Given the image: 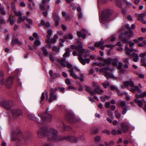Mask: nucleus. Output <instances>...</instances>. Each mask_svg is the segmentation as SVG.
Instances as JSON below:
<instances>
[{
    "mask_svg": "<svg viewBox=\"0 0 146 146\" xmlns=\"http://www.w3.org/2000/svg\"><path fill=\"white\" fill-rule=\"evenodd\" d=\"M66 52L63 55V57L61 59H58L57 61L60 63L61 65L65 67L67 66L69 68V72L70 73H73L74 69L72 65L68 63L66 60V58L65 57H69L70 56V53L71 50L69 48H67L65 49Z\"/></svg>",
    "mask_w": 146,
    "mask_h": 146,
    "instance_id": "7ed1b4c3",
    "label": "nucleus"
},
{
    "mask_svg": "<svg viewBox=\"0 0 146 146\" xmlns=\"http://www.w3.org/2000/svg\"><path fill=\"white\" fill-rule=\"evenodd\" d=\"M15 77L13 76H10L7 78L6 80L5 84L6 87L8 88H11L13 84Z\"/></svg>",
    "mask_w": 146,
    "mask_h": 146,
    "instance_id": "1a4fd4ad",
    "label": "nucleus"
},
{
    "mask_svg": "<svg viewBox=\"0 0 146 146\" xmlns=\"http://www.w3.org/2000/svg\"><path fill=\"white\" fill-rule=\"evenodd\" d=\"M50 97L48 99V101L50 102H51L57 99V96L54 94H50Z\"/></svg>",
    "mask_w": 146,
    "mask_h": 146,
    "instance_id": "b1692460",
    "label": "nucleus"
},
{
    "mask_svg": "<svg viewBox=\"0 0 146 146\" xmlns=\"http://www.w3.org/2000/svg\"><path fill=\"white\" fill-rule=\"evenodd\" d=\"M66 52L63 55V57L61 59H58L57 61L60 63L61 65L65 67L67 66L69 68V72L70 73H73L74 69L72 65L68 63L66 60V58L65 57H69L70 56V53L71 50L69 48H67L65 49Z\"/></svg>",
    "mask_w": 146,
    "mask_h": 146,
    "instance_id": "f03ea898",
    "label": "nucleus"
},
{
    "mask_svg": "<svg viewBox=\"0 0 146 146\" xmlns=\"http://www.w3.org/2000/svg\"><path fill=\"white\" fill-rule=\"evenodd\" d=\"M131 35H129L127 36H124L121 40L123 42L126 43H129L128 40L131 38Z\"/></svg>",
    "mask_w": 146,
    "mask_h": 146,
    "instance_id": "412c9836",
    "label": "nucleus"
},
{
    "mask_svg": "<svg viewBox=\"0 0 146 146\" xmlns=\"http://www.w3.org/2000/svg\"><path fill=\"white\" fill-rule=\"evenodd\" d=\"M102 132L107 134H109L110 133V131L109 130L107 129L103 131Z\"/></svg>",
    "mask_w": 146,
    "mask_h": 146,
    "instance_id": "0e129e2a",
    "label": "nucleus"
},
{
    "mask_svg": "<svg viewBox=\"0 0 146 146\" xmlns=\"http://www.w3.org/2000/svg\"><path fill=\"white\" fill-rule=\"evenodd\" d=\"M70 76H72L74 79H78L79 76H77L75 74H70Z\"/></svg>",
    "mask_w": 146,
    "mask_h": 146,
    "instance_id": "6e6d98bb",
    "label": "nucleus"
},
{
    "mask_svg": "<svg viewBox=\"0 0 146 146\" xmlns=\"http://www.w3.org/2000/svg\"><path fill=\"white\" fill-rule=\"evenodd\" d=\"M41 24H42V25H44L47 27H49L50 26V25L49 23L48 22H46L45 21L43 20H41Z\"/></svg>",
    "mask_w": 146,
    "mask_h": 146,
    "instance_id": "c756f323",
    "label": "nucleus"
},
{
    "mask_svg": "<svg viewBox=\"0 0 146 146\" xmlns=\"http://www.w3.org/2000/svg\"><path fill=\"white\" fill-rule=\"evenodd\" d=\"M123 83L125 87H128L129 86H130L131 87H134L135 89V91H138L139 93H141L142 92V90L139 88L138 86H134V82L131 79L129 81L123 82Z\"/></svg>",
    "mask_w": 146,
    "mask_h": 146,
    "instance_id": "0eeeda50",
    "label": "nucleus"
},
{
    "mask_svg": "<svg viewBox=\"0 0 146 146\" xmlns=\"http://www.w3.org/2000/svg\"><path fill=\"white\" fill-rule=\"evenodd\" d=\"M74 115L72 113H68L66 115L65 119L69 121H72L74 120Z\"/></svg>",
    "mask_w": 146,
    "mask_h": 146,
    "instance_id": "4468645a",
    "label": "nucleus"
},
{
    "mask_svg": "<svg viewBox=\"0 0 146 146\" xmlns=\"http://www.w3.org/2000/svg\"><path fill=\"white\" fill-rule=\"evenodd\" d=\"M135 15L138 17V20L140 21L145 17V14L144 13L136 14Z\"/></svg>",
    "mask_w": 146,
    "mask_h": 146,
    "instance_id": "a878e982",
    "label": "nucleus"
},
{
    "mask_svg": "<svg viewBox=\"0 0 146 146\" xmlns=\"http://www.w3.org/2000/svg\"><path fill=\"white\" fill-rule=\"evenodd\" d=\"M95 141L97 142L99 141L101 139V137L99 136H96L94 138Z\"/></svg>",
    "mask_w": 146,
    "mask_h": 146,
    "instance_id": "4d7b16f0",
    "label": "nucleus"
},
{
    "mask_svg": "<svg viewBox=\"0 0 146 146\" xmlns=\"http://www.w3.org/2000/svg\"><path fill=\"white\" fill-rule=\"evenodd\" d=\"M0 11L1 13L3 15H5L6 14L4 11V7L3 6H1V4H0Z\"/></svg>",
    "mask_w": 146,
    "mask_h": 146,
    "instance_id": "a18cd8bd",
    "label": "nucleus"
},
{
    "mask_svg": "<svg viewBox=\"0 0 146 146\" xmlns=\"http://www.w3.org/2000/svg\"><path fill=\"white\" fill-rule=\"evenodd\" d=\"M5 84L4 78L3 74H0V88Z\"/></svg>",
    "mask_w": 146,
    "mask_h": 146,
    "instance_id": "6ab92c4d",
    "label": "nucleus"
},
{
    "mask_svg": "<svg viewBox=\"0 0 146 146\" xmlns=\"http://www.w3.org/2000/svg\"><path fill=\"white\" fill-rule=\"evenodd\" d=\"M116 91L117 92V94L118 95L120 96H122L123 95V94L121 93L119 90L117 89H116Z\"/></svg>",
    "mask_w": 146,
    "mask_h": 146,
    "instance_id": "052dcab7",
    "label": "nucleus"
},
{
    "mask_svg": "<svg viewBox=\"0 0 146 146\" xmlns=\"http://www.w3.org/2000/svg\"><path fill=\"white\" fill-rule=\"evenodd\" d=\"M77 35L78 37H81L83 39H85L86 37V35L84 34H82L80 31H78L77 33Z\"/></svg>",
    "mask_w": 146,
    "mask_h": 146,
    "instance_id": "7c9ffc66",
    "label": "nucleus"
},
{
    "mask_svg": "<svg viewBox=\"0 0 146 146\" xmlns=\"http://www.w3.org/2000/svg\"><path fill=\"white\" fill-rule=\"evenodd\" d=\"M104 44V42L102 41H100L99 42H96L94 44V46L96 47H100Z\"/></svg>",
    "mask_w": 146,
    "mask_h": 146,
    "instance_id": "e433bc0d",
    "label": "nucleus"
},
{
    "mask_svg": "<svg viewBox=\"0 0 146 146\" xmlns=\"http://www.w3.org/2000/svg\"><path fill=\"white\" fill-rule=\"evenodd\" d=\"M107 114L112 119H113L114 115L113 112L111 111L110 110H107Z\"/></svg>",
    "mask_w": 146,
    "mask_h": 146,
    "instance_id": "72a5a7b5",
    "label": "nucleus"
},
{
    "mask_svg": "<svg viewBox=\"0 0 146 146\" xmlns=\"http://www.w3.org/2000/svg\"><path fill=\"white\" fill-rule=\"evenodd\" d=\"M27 117L28 118L31 120L34 121L35 122L37 123H42V122L40 123L38 119L34 115L29 114H28Z\"/></svg>",
    "mask_w": 146,
    "mask_h": 146,
    "instance_id": "2eb2a0df",
    "label": "nucleus"
},
{
    "mask_svg": "<svg viewBox=\"0 0 146 146\" xmlns=\"http://www.w3.org/2000/svg\"><path fill=\"white\" fill-rule=\"evenodd\" d=\"M126 101H123L121 102L120 104V106L123 109L122 114L123 115L125 114L128 110V108L126 105Z\"/></svg>",
    "mask_w": 146,
    "mask_h": 146,
    "instance_id": "9d476101",
    "label": "nucleus"
},
{
    "mask_svg": "<svg viewBox=\"0 0 146 146\" xmlns=\"http://www.w3.org/2000/svg\"><path fill=\"white\" fill-rule=\"evenodd\" d=\"M132 56L133 57V60L135 62H137L139 59L138 54L135 53H132Z\"/></svg>",
    "mask_w": 146,
    "mask_h": 146,
    "instance_id": "cd10ccee",
    "label": "nucleus"
},
{
    "mask_svg": "<svg viewBox=\"0 0 146 146\" xmlns=\"http://www.w3.org/2000/svg\"><path fill=\"white\" fill-rule=\"evenodd\" d=\"M38 116L40 117L41 119L44 121H45V120L50 121L52 118V116L48 113L47 111L43 114V115L41 113H39Z\"/></svg>",
    "mask_w": 146,
    "mask_h": 146,
    "instance_id": "6e6552de",
    "label": "nucleus"
},
{
    "mask_svg": "<svg viewBox=\"0 0 146 146\" xmlns=\"http://www.w3.org/2000/svg\"><path fill=\"white\" fill-rule=\"evenodd\" d=\"M15 36H14L11 42V44L13 45L15 44L18 42V40L17 38H15Z\"/></svg>",
    "mask_w": 146,
    "mask_h": 146,
    "instance_id": "58836bf2",
    "label": "nucleus"
},
{
    "mask_svg": "<svg viewBox=\"0 0 146 146\" xmlns=\"http://www.w3.org/2000/svg\"><path fill=\"white\" fill-rule=\"evenodd\" d=\"M103 90L100 89L99 86H97V88H95L94 92H95L94 95L96 94V93L100 94V93H103Z\"/></svg>",
    "mask_w": 146,
    "mask_h": 146,
    "instance_id": "bb28decb",
    "label": "nucleus"
},
{
    "mask_svg": "<svg viewBox=\"0 0 146 146\" xmlns=\"http://www.w3.org/2000/svg\"><path fill=\"white\" fill-rule=\"evenodd\" d=\"M146 60L145 58H143L141 59V62L142 64L141 65L145 67L146 66V63L145 62Z\"/></svg>",
    "mask_w": 146,
    "mask_h": 146,
    "instance_id": "79ce46f5",
    "label": "nucleus"
},
{
    "mask_svg": "<svg viewBox=\"0 0 146 146\" xmlns=\"http://www.w3.org/2000/svg\"><path fill=\"white\" fill-rule=\"evenodd\" d=\"M49 74L50 77V79H54L56 77H56H58L60 75L59 74Z\"/></svg>",
    "mask_w": 146,
    "mask_h": 146,
    "instance_id": "2f4dec72",
    "label": "nucleus"
},
{
    "mask_svg": "<svg viewBox=\"0 0 146 146\" xmlns=\"http://www.w3.org/2000/svg\"><path fill=\"white\" fill-rule=\"evenodd\" d=\"M73 36L71 34H69L67 35V37H65V38H68L70 39H72L73 38Z\"/></svg>",
    "mask_w": 146,
    "mask_h": 146,
    "instance_id": "5fc2aeb1",
    "label": "nucleus"
},
{
    "mask_svg": "<svg viewBox=\"0 0 146 146\" xmlns=\"http://www.w3.org/2000/svg\"><path fill=\"white\" fill-rule=\"evenodd\" d=\"M53 17L55 20H59V17L56 13H53Z\"/></svg>",
    "mask_w": 146,
    "mask_h": 146,
    "instance_id": "864d4df0",
    "label": "nucleus"
},
{
    "mask_svg": "<svg viewBox=\"0 0 146 146\" xmlns=\"http://www.w3.org/2000/svg\"><path fill=\"white\" fill-rule=\"evenodd\" d=\"M61 124L63 125L62 126V127L63 128L64 130H67V131H70L71 130V128L70 126H66L64 125L63 123H62Z\"/></svg>",
    "mask_w": 146,
    "mask_h": 146,
    "instance_id": "473e14b6",
    "label": "nucleus"
},
{
    "mask_svg": "<svg viewBox=\"0 0 146 146\" xmlns=\"http://www.w3.org/2000/svg\"><path fill=\"white\" fill-rule=\"evenodd\" d=\"M115 3L117 6L119 7H121V0H116Z\"/></svg>",
    "mask_w": 146,
    "mask_h": 146,
    "instance_id": "49530a36",
    "label": "nucleus"
},
{
    "mask_svg": "<svg viewBox=\"0 0 146 146\" xmlns=\"http://www.w3.org/2000/svg\"><path fill=\"white\" fill-rule=\"evenodd\" d=\"M0 105L7 110H10L13 106L12 101L10 100H4L0 102Z\"/></svg>",
    "mask_w": 146,
    "mask_h": 146,
    "instance_id": "423d86ee",
    "label": "nucleus"
},
{
    "mask_svg": "<svg viewBox=\"0 0 146 146\" xmlns=\"http://www.w3.org/2000/svg\"><path fill=\"white\" fill-rule=\"evenodd\" d=\"M52 31L50 29H49L48 31V35H47L46 37L47 39L46 40V43H49L50 42V36L51 35Z\"/></svg>",
    "mask_w": 146,
    "mask_h": 146,
    "instance_id": "5701e85b",
    "label": "nucleus"
},
{
    "mask_svg": "<svg viewBox=\"0 0 146 146\" xmlns=\"http://www.w3.org/2000/svg\"><path fill=\"white\" fill-rule=\"evenodd\" d=\"M110 38V40L111 42H113L114 41L115 39V36H111Z\"/></svg>",
    "mask_w": 146,
    "mask_h": 146,
    "instance_id": "338daca9",
    "label": "nucleus"
},
{
    "mask_svg": "<svg viewBox=\"0 0 146 146\" xmlns=\"http://www.w3.org/2000/svg\"><path fill=\"white\" fill-rule=\"evenodd\" d=\"M103 70L106 72L107 71L112 72L114 70L113 68H110L109 66L105 67L103 68Z\"/></svg>",
    "mask_w": 146,
    "mask_h": 146,
    "instance_id": "a19ab883",
    "label": "nucleus"
},
{
    "mask_svg": "<svg viewBox=\"0 0 146 146\" xmlns=\"http://www.w3.org/2000/svg\"><path fill=\"white\" fill-rule=\"evenodd\" d=\"M12 11H13L15 15L17 16H18V13L14 6L12 7Z\"/></svg>",
    "mask_w": 146,
    "mask_h": 146,
    "instance_id": "09e8293b",
    "label": "nucleus"
},
{
    "mask_svg": "<svg viewBox=\"0 0 146 146\" xmlns=\"http://www.w3.org/2000/svg\"><path fill=\"white\" fill-rule=\"evenodd\" d=\"M41 44L40 42V41L38 40H36L34 42V44L35 45L34 46H38L40 45Z\"/></svg>",
    "mask_w": 146,
    "mask_h": 146,
    "instance_id": "3c124183",
    "label": "nucleus"
},
{
    "mask_svg": "<svg viewBox=\"0 0 146 146\" xmlns=\"http://www.w3.org/2000/svg\"><path fill=\"white\" fill-rule=\"evenodd\" d=\"M112 11L111 10L107 9L104 10L102 12L100 22L104 24V21L108 22V20L111 15Z\"/></svg>",
    "mask_w": 146,
    "mask_h": 146,
    "instance_id": "20e7f679",
    "label": "nucleus"
},
{
    "mask_svg": "<svg viewBox=\"0 0 146 146\" xmlns=\"http://www.w3.org/2000/svg\"><path fill=\"white\" fill-rule=\"evenodd\" d=\"M57 133V131L54 129H49L46 127H42L38 130L37 135L40 138H42L45 136H51L48 138V141H50L56 142L60 139Z\"/></svg>",
    "mask_w": 146,
    "mask_h": 146,
    "instance_id": "f257e3e1",
    "label": "nucleus"
},
{
    "mask_svg": "<svg viewBox=\"0 0 146 146\" xmlns=\"http://www.w3.org/2000/svg\"><path fill=\"white\" fill-rule=\"evenodd\" d=\"M28 46L29 49L31 50L36 49V48L35 46H33V47H32L29 45Z\"/></svg>",
    "mask_w": 146,
    "mask_h": 146,
    "instance_id": "e2e57ef3",
    "label": "nucleus"
},
{
    "mask_svg": "<svg viewBox=\"0 0 146 146\" xmlns=\"http://www.w3.org/2000/svg\"><path fill=\"white\" fill-rule=\"evenodd\" d=\"M13 18V17H12V16L11 15L8 18V21L11 25H13L14 23V21L13 20V19H14Z\"/></svg>",
    "mask_w": 146,
    "mask_h": 146,
    "instance_id": "4c0bfd02",
    "label": "nucleus"
},
{
    "mask_svg": "<svg viewBox=\"0 0 146 146\" xmlns=\"http://www.w3.org/2000/svg\"><path fill=\"white\" fill-rule=\"evenodd\" d=\"M18 132L17 131H14L12 134V140H15L17 139Z\"/></svg>",
    "mask_w": 146,
    "mask_h": 146,
    "instance_id": "aec40b11",
    "label": "nucleus"
},
{
    "mask_svg": "<svg viewBox=\"0 0 146 146\" xmlns=\"http://www.w3.org/2000/svg\"><path fill=\"white\" fill-rule=\"evenodd\" d=\"M98 129L97 128L93 129H92L91 134H95L98 132Z\"/></svg>",
    "mask_w": 146,
    "mask_h": 146,
    "instance_id": "de8ad7c7",
    "label": "nucleus"
},
{
    "mask_svg": "<svg viewBox=\"0 0 146 146\" xmlns=\"http://www.w3.org/2000/svg\"><path fill=\"white\" fill-rule=\"evenodd\" d=\"M60 89L59 87L56 88H51L50 90V94H54L55 92L58 90Z\"/></svg>",
    "mask_w": 146,
    "mask_h": 146,
    "instance_id": "c85d7f7f",
    "label": "nucleus"
},
{
    "mask_svg": "<svg viewBox=\"0 0 146 146\" xmlns=\"http://www.w3.org/2000/svg\"><path fill=\"white\" fill-rule=\"evenodd\" d=\"M111 60H112V58H109L106 60H104V62L107 64H110L111 63Z\"/></svg>",
    "mask_w": 146,
    "mask_h": 146,
    "instance_id": "8fccbe9b",
    "label": "nucleus"
},
{
    "mask_svg": "<svg viewBox=\"0 0 146 146\" xmlns=\"http://www.w3.org/2000/svg\"><path fill=\"white\" fill-rule=\"evenodd\" d=\"M12 114L14 119L17 118L18 116V111L17 109H14L12 110Z\"/></svg>",
    "mask_w": 146,
    "mask_h": 146,
    "instance_id": "4be33fe9",
    "label": "nucleus"
},
{
    "mask_svg": "<svg viewBox=\"0 0 146 146\" xmlns=\"http://www.w3.org/2000/svg\"><path fill=\"white\" fill-rule=\"evenodd\" d=\"M115 115L117 118H119L121 117V114L117 111H115Z\"/></svg>",
    "mask_w": 146,
    "mask_h": 146,
    "instance_id": "603ef678",
    "label": "nucleus"
},
{
    "mask_svg": "<svg viewBox=\"0 0 146 146\" xmlns=\"http://www.w3.org/2000/svg\"><path fill=\"white\" fill-rule=\"evenodd\" d=\"M78 58L80 62L83 65L86 64V62L87 63H88L90 61V59L88 58L83 59L82 56H79Z\"/></svg>",
    "mask_w": 146,
    "mask_h": 146,
    "instance_id": "f8f14e48",
    "label": "nucleus"
},
{
    "mask_svg": "<svg viewBox=\"0 0 146 146\" xmlns=\"http://www.w3.org/2000/svg\"><path fill=\"white\" fill-rule=\"evenodd\" d=\"M42 50L43 53V54L45 56H46L48 55V52L45 48L44 47L42 48Z\"/></svg>",
    "mask_w": 146,
    "mask_h": 146,
    "instance_id": "c03bdc74",
    "label": "nucleus"
},
{
    "mask_svg": "<svg viewBox=\"0 0 146 146\" xmlns=\"http://www.w3.org/2000/svg\"><path fill=\"white\" fill-rule=\"evenodd\" d=\"M25 20H26V17L22 16L21 12L19 11V23L23 22Z\"/></svg>",
    "mask_w": 146,
    "mask_h": 146,
    "instance_id": "393cba45",
    "label": "nucleus"
},
{
    "mask_svg": "<svg viewBox=\"0 0 146 146\" xmlns=\"http://www.w3.org/2000/svg\"><path fill=\"white\" fill-rule=\"evenodd\" d=\"M47 4L46 0H42L40 4V9L42 10L47 11L46 5Z\"/></svg>",
    "mask_w": 146,
    "mask_h": 146,
    "instance_id": "9b49d317",
    "label": "nucleus"
},
{
    "mask_svg": "<svg viewBox=\"0 0 146 146\" xmlns=\"http://www.w3.org/2000/svg\"><path fill=\"white\" fill-rule=\"evenodd\" d=\"M123 63L121 62H119L118 65L117 66V68L121 72H124L125 71V70L123 68Z\"/></svg>",
    "mask_w": 146,
    "mask_h": 146,
    "instance_id": "a211bd4d",
    "label": "nucleus"
},
{
    "mask_svg": "<svg viewBox=\"0 0 146 146\" xmlns=\"http://www.w3.org/2000/svg\"><path fill=\"white\" fill-rule=\"evenodd\" d=\"M134 102L136 104H138V105L140 107H141L143 106V103L141 101H140L138 99H135L134 100Z\"/></svg>",
    "mask_w": 146,
    "mask_h": 146,
    "instance_id": "c9c22d12",
    "label": "nucleus"
},
{
    "mask_svg": "<svg viewBox=\"0 0 146 146\" xmlns=\"http://www.w3.org/2000/svg\"><path fill=\"white\" fill-rule=\"evenodd\" d=\"M32 136L31 134H29L26 135L22 132L19 130V141H23L25 143L30 142L32 139Z\"/></svg>",
    "mask_w": 146,
    "mask_h": 146,
    "instance_id": "39448f33",
    "label": "nucleus"
},
{
    "mask_svg": "<svg viewBox=\"0 0 146 146\" xmlns=\"http://www.w3.org/2000/svg\"><path fill=\"white\" fill-rule=\"evenodd\" d=\"M110 103L109 102H106L105 103V106L106 108H108L110 107Z\"/></svg>",
    "mask_w": 146,
    "mask_h": 146,
    "instance_id": "13d9d810",
    "label": "nucleus"
},
{
    "mask_svg": "<svg viewBox=\"0 0 146 146\" xmlns=\"http://www.w3.org/2000/svg\"><path fill=\"white\" fill-rule=\"evenodd\" d=\"M20 6L24 7L26 6L25 3L23 2H21L19 4Z\"/></svg>",
    "mask_w": 146,
    "mask_h": 146,
    "instance_id": "774afa93",
    "label": "nucleus"
},
{
    "mask_svg": "<svg viewBox=\"0 0 146 146\" xmlns=\"http://www.w3.org/2000/svg\"><path fill=\"white\" fill-rule=\"evenodd\" d=\"M65 139L69 140L72 143H76L78 142L77 139L74 137L70 136L65 137Z\"/></svg>",
    "mask_w": 146,
    "mask_h": 146,
    "instance_id": "f3484780",
    "label": "nucleus"
},
{
    "mask_svg": "<svg viewBox=\"0 0 146 146\" xmlns=\"http://www.w3.org/2000/svg\"><path fill=\"white\" fill-rule=\"evenodd\" d=\"M44 92H42V94L41 96V100L40 102V103H42V101L44 100Z\"/></svg>",
    "mask_w": 146,
    "mask_h": 146,
    "instance_id": "bf43d9fd",
    "label": "nucleus"
},
{
    "mask_svg": "<svg viewBox=\"0 0 146 146\" xmlns=\"http://www.w3.org/2000/svg\"><path fill=\"white\" fill-rule=\"evenodd\" d=\"M65 82L68 85H70L71 84V82L69 79H66L65 80Z\"/></svg>",
    "mask_w": 146,
    "mask_h": 146,
    "instance_id": "680f3d73",
    "label": "nucleus"
},
{
    "mask_svg": "<svg viewBox=\"0 0 146 146\" xmlns=\"http://www.w3.org/2000/svg\"><path fill=\"white\" fill-rule=\"evenodd\" d=\"M82 48L83 46L81 44H79L77 46L76 50L79 52L80 53L79 55L80 56H82L85 51V49L84 48Z\"/></svg>",
    "mask_w": 146,
    "mask_h": 146,
    "instance_id": "ddd939ff",
    "label": "nucleus"
},
{
    "mask_svg": "<svg viewBox=\"0 0 146 146\" xmlns=\"http://www.w3.org/2000/svg\"><path fill=\"white\" fill-rule=\"evenodd\" d=\"M121 126L123 133H125L128 131L129 129V126L128 125L122 123L121 124Z\"/></svg>",
    "mask_w": 146,
    "mask_h": 146,
    "instance_id": "dca6fc26",
    "label": "nucleus"
},
{
    "mask_svg": "<svg viewBox=\"0 0 146 146\" xmlns=\"http://www.w3.org/2000/svg\"><path fill=\"white\" fill-rule=\"evenodd\" d=\"M85 89L88 92H90V95L91 96H93L94 95L95 92H94L93 91L91 90L90 88L87 86H85Z\"/></svg>",
    "mask_w": 146,
    "mask_h": 146,
    "instance_id": "f704fd0d",
    "label": "nucleus"
},
{
    "mask_svg": "<svg viewBox=\"0 0 146 146\" xmlns=\"http://www.w3.org/2000/svg\"><path fill=\"white\" fill-rule=\"evenodd\" d=\"M111 64L114 66H117V59H112L111 60Z\"/></svg>",
    "mask_w": 146,
    "mask_h": 146,
    "instance_id": "37998d69",
    "label": "nucleus"
},
{
    "mask_svg": "<svg viewBox=\"0 0 146 146\" xmlns=\"http://www.w3.org/2000/svg\"><path fill=\"white\" fill-rule=\"evenodd\" d=\"M104 76L106 77L107 79H108L110 78H113L114 77L112 74H105Z\"/></svg>",
    "mask_w": 146,
    "mask_h": 146,
    "instance_id": "ea45409f",
    "label": "nucleus"
},
{
    "mask_svg": "<svg viewBox=\"0 0 146 146\" xmlns=\"http://www.w3.org/2000/svg\"><path fill=\"white\" fill-rule=\"evenodd\" d=\"M26 20H27V21L30 24H32L33 21L32 20L28 19L27 16H26Z\"/></svg>",
    "mask_w": 146,
    "mask_h": 146,
    "instance_id": "69168bd1",
    "label": "nucleus"
}]
</instances>
